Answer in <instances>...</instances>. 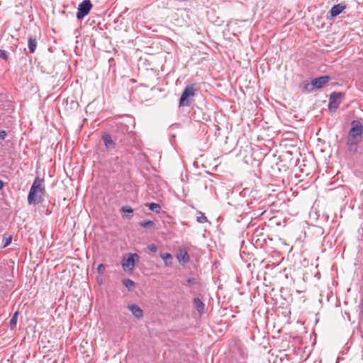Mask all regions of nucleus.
<instances>
[{
	"instance_id": "nucleus-1",
	"label": "nucleus",
	"mask_w": 363,
	"mask_h": 363,
	"mask_svg": "<svg viewBox=\"0 0 363 363\" xmlns=\"http://www.w3.org/2000/svg\"><path fill=\"white\" fill-rule=\"evenodd\" d=\"M43 183L44 181L43 179H40L39 177L35 178L28 196V203L29 204H37L43 201V196L45 193Z\"/></svg>"
},
{
	"instance_id": "nucleus-2",
	"label": "nucleus",
	"mask_w": 363,
	"mask_h": 363,
	"mask_svg": "<svg viewBox=\"0 0 363 363\" xmlns=\"http://www.w3.org/2000/svg\"><path fill=\"white\" fill-rule=\"evenodd\" d=\"M352 128L349 132L347 144L349 145H355L360 142L363 133V125L357 121L352 122Z\"/></svg>"
},
{
	"instance_id": "nucleus-3",
	"label": "nucleus",
	"mask_w": 363,
	"mask_h": 363,
	"mask_svg": "<svg viewBox=\"0 0 363 363\" xmlns=\"http://www.w3.org/2000/svg\"><path fill=\"white\" fill-rule=\"evenodd\" d=\"M196 91L197 89L195 84L186 85L181 95L179 103V106H189L191 104V99L196 95Z\"/></svg>"
},
{
	"instance_id": "nucleus-4",
	"label": "nucleus",
	"mask_w": 363,
	"mask_h": 363,
	"mask_svg": "<svg viewBox=\"0 0 363 363\" xmlns=\"http://www.w3.org/2000/svg\"><path fill=\"white\" fill-rule=\"evenodd\" d=\"M139 260V256L134 253H129L127 257H123L122 260V267L125 272L132 271L135 265V262Z\"/></svg>"
},
{
	"instance_id": "nucleus-5",
	"label": "nucleus",
	"mask_w": 363,
	"mask_h": 363,
	"mask_svg": "<svg viewBox=\"0 0 363 363\" xmlns=\"http://www.w3.org/2000/svg\"><path fill=\"white\" fill-rule=\"evenodd\" d=\"M92 8V4L90 0L83 1L78 6L77 12V17L78 19L83 18L85 16L88 15Z\"/></svg>"
},
{
	"instance_id": "nucleus-6",
	"label": "nucleus",
	"mask_w": 363,
	"mask_h": 363,
	"mask_svg": "<svg viewBox=\"0 0 363 363\" xmlns=\"http://www.w3.org/2000/svg\"><path fill=\"white\" fill-rule=\"evenodd\" d=\"M342 95L340 93H333L330 97L329 108L332 111H335L341 103Z\"/></svg>"
},
{
	"instance_id": "nucleus-7",
	"label": "nucleus",
	"mask_w": 363,
	"mask_h": 363,
	"mask_svg": "<svg viewBox=\"0 0 363 363\" xmlns=\"http://www.w3.org/2000/svg\"><path fill=\"white\" fill-rule=\"evenodd\" d=\"M330 81V77L328 76H322L318 78H315L313 80L312 84L313 86L317 89L322 88L324 85H325Z\"/></svg>"
},
{
	"instance_id": "nucleus-8",
	"label": "nucleus",
	"mask_w": 363,
	"mask_h": 363,
	"mask_svg": "<svg viewBox=\"0 0 363 363\" xmlns=\"http://www.w3.org/2000/svg\"><path fill=\"white\" fill-rule=\"evenodd\" d=\"M133 315L137 319H140L143 316V311L136 304H131L128 306Z\"/></svg>"
},
{
	"instance_id": "nucleus-9",
	"label": "nucleus",
	"mask_w": 363,
	"mask_h": 363,
	"mask_svg": "<svg viewBox=\"0 0 363 363\" xmlns=\"http://www.w3.org/2000/svg\"><path fill=\"white\" fill-rule=\"evenodd\" d=\"M346 9V5L344 3L338 4L333 6L330 11V16L334 18L341 13Z\"/></svg>"
},
{
	"instance_id": "nucleus-10",
	"label": "nucleus",
	"mask_w": 363,
	"mask_h": 363,
	"mask_svg": "<svg viewBox=\"0 0 363 363\" xmlns=\"http://www.w3.org/2000/svg\"><path fill=\"white\" fill-rule=\"evenodd\" d=\"M102 139L106 148L114 147L115 143L113 142L109 134L104 133L102 135Z\"/></svg>"
},
{
	"instance_id": "nucleus-11",
	"label": "nucleus",
	"mask_w": 363,
	"mask_h": 363,
	"mask_svg": "<svg viewBox=\"0 0 363 363\" xmlns=\"http://www.w3.org/2000/svg\"><path fill=\"white\" fill-rule=\"evenodd\" d=\"M194 306L196 308L197 311L199 312V315L203 314V313L204 312V309H205V305L203 303V301L199 298H195L194 299Z\"/></svg>"
},
{
	"instance_id": "nucleus-12",
	"label": "nucleus",
	"mask_w": 363,
	"mask_h": 363,
	"mask_svg": "<svg viewBox=\"0 0 363 363\" xmlns=\"http://www.w3.org/2000/svg\"><path fill=\"white\" fill-rule=\"evenodd\" d=\"M177 259L179 262H186L189 259V255L185 249H181L179 254L177 255Z\"/></svg>"
},
{
	"instance_id": "nucleus-13",
	"label": "nucleus",
	"mask_w": 363,
	"mask_h": 363,
	"mask_svg": "<svg viewBox=\"0 0 363 363\" xmlns=\"http://www.w3.org/2000/svg\"><path fill=\"white\" fill-rule=\"evenodd\" d=\"M160 257L164 260L166 266L172 264V256L171 254L168 252L163 253L160 255Z\"/></svg>"
},
{
	"instance_id": "nucleus-14",
	"label": "nucleus",
	"mask_w": 363,
	"mask_h": 363,
	"mask_svg": "<svg viewBox=\"0 0 363 363\" xmlns=\"http://www.w3.org/2000/svg\"><path fill=\"white\" fill-rule=\"evenodd\" d=\"M37 47V40L35 38H30L28 39V48L31 53L35 51Z\"/></svg>"
},
{
	"instance_id": "nucleus-15",
	"label": "nucleus",
	"mask_w": 363,
	"mask_h": 363,
	"mask_svg": "<svg viewBox=\"0 0 363 363\" xmlns=\"http://www.w3.org/2000/svg\"><path fill=\"white\" fill-rule=\"evenodd\" d=\"M123 284L128 288V290H132L135 286V283L130 279H124Z\"/></svg>"
},
{
	"instance_id": "nucleus-16",
	"label": "nucleus",
	"mask_w": 363,
	"mask_h": 363,
	"mask_svg": "<svg viewBox=\"0 0 363 363\" xmlns=\"http://www.w3.org/2000/svg\"><path fill=\"white\" fill-rule=\"evenodd\" d=\"M18 311H16L15 312V313L13 314V317L11 318V319L10 320V322H9V325H10V328L12 329L13 328L16 327V323H17V319H18Z\"/></svg>"
},
{
	"instance_id": "nucleus-17",
	"label": "nucleus",
	"mask_w": 363,
	"mask_h": 363,
	"mask_svg": "<svg viewBox=\"0 0 363 363\" xmlns=\"http://www.w3.org/2000/svg\"><path fill=\"white\" fill-rule=\"evenodd\" d=\"M147 206H149L150 210H151L152 211H155L157 213H160V211L161 210V206L158 203H150L147 204Z\"/></svg>"
},
{
	"instance_id": "nucleus-18",
	"label": "nucleus",
	"mask_w": 363,
	"mask_h": 363,
	"mask_svg": "<svg viewBox=\"0 0 363 363\" xmlns=\"http://www.w3.org/2000/svg\"><path fill=\"white\" fill-rule=\"evenodd\" d=\"M140 225L145 228H150L154 227L155 223L152 220H148L140 222Z\"/></svg>"
},
{
	"instance_id": "nucleus-19",
	"label": "nucleus",
	"mask_w": 363,
	"mask_h": 363,
	"mask_svg": "<svg viewBox=\"0 0 363 363\" xmlns=\"http://www.w3.org/2000/svg\"><path fill=\"white\" fill-rule=\"evenodd\" d=\"M196 220L199 222V223H206L207 222V218L206 216L204 215V213H201V212H199L198 214H197V216H196Z\"/></svg>"
},
{
	"instance_id": "nucleus-20",
	"label": "nucleus",
	"mask_w": 363,
	"mask_h": 363,
	"mask_svg": "<svg viewBox=\"0 0 363 363\" xmlns=\"http://www.w3.org/2000/svg\"><path fill=\"white\" fill-rule=\"evenodd\" d=\"M11 241H12V237L11 235L4 238H3V242H4L3 247H6L7 246H9L11 244Z\"/></svg>"
},
{
	"instance_id": "nucleus-21",
	"label": "nucleus",
	"mask_w": 363,
	"mask_h": 363,
	"mask_svg": "<svg viewBox=\"0 0 363 363\" xmlns=\"http://www.w3.org/2000/svg\"><path fill=\"white\" fill-rule=\"evenodd\" d=\"M121 211H122L124 213H129V214L132 213H133V208H132L130 206H123V207L121 208Z\"/></svg>"
},
{
	"instance_id": "nucleus-22",
	"label": "nucleus",
	"mask_w": 363,
	"mask_h": 363,
	"mask_svg": "<svg viewBox=\"0 0 363 363\" xmlns=\"http://www.w3.org/2000/svg\"><path fill=\"white\" fill-rule=\"evenodd\" d=\"M97 271L99 274H103L105 272V266L103 264H100L97 267Z\"/></svg>"
},
{
	"instance_id": "nucleus-23",
	"label": "nucleus",
	"mask_w": 363,
	"mask_h": 363,
	"mask_svg": "<svg viewBox=\"0 0 363 363\" xmlns=\"http://www.w3.org/2000/svg\"><path fill=\"white\" fill-rule=\"evenodd\" d=\"M148 249L152 252H155L157 250V247L155 244H151L148 246Z\"/></svg>"
},
{
	"instance_id": "nucleus-24",
	"label": "nucleus",
	"mask_w": 363,
	"mask_h": 363,
	"mask_svg": "<svg viewBox=\"0 0 363 363\" xmlns=\"http://www.w3.org/2000/svg\"><path fill=\"white\" fill-rule=\"evenodd\" d=\"M0 57L3 59H6L7 55L4 50H0Z\"/></svg>"
},
{
	"instance_id": "nucleus-25",
	"label": "nucleus",
	"mask_w": 363,
	"mask_h": 363,
	"mask_svg": "<svg viewBox=\"0 0 363 363\" xmlns=\"http://www.w3.org/2000/svg\"><path fill=\"white\" fill-rule=\"evenodd\" d=\"M6 135V133L5 130H1L0 131V140H3L5 138Z\"/></svg>"
},
{
	"instance_id": "nucleus-26",
	"label": "nucleus",
	"mask_w": 363,
	"mask_h": 363,
	"mask_svg": "<svg viewBox=\"0 0 363 363\" xmlns=\"http://www.w3.org/2000/svg\"><path fill=\"white\" fill-rule=\"evenodd\" d=\"M187 282L189 284H194L195 283V279L194 278H191V279H189L187 280Z\"/></svg>"
},
{
	"instance_id": "nucleus-27",
	"label": "nucleus",
	"mask_w": 363,
	"mask_h": 363,
	"mask_svg": "<svg viewBox=\"0 0 363 363\" xmlns=\"http://www.w3.org/2000/svg\"><path fill=\"white\" fill-rule=\"evenodd\" d=\"M4 187V183L2 181L0 180V189H1Z\"/></svg>"
}]
</instances>
